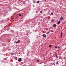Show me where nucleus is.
Returning <instances> with one entry per match:
<instances>
[{
    "label": "nucleus",
    "instance_id": "obj_1",
    "mask_svg": "<svg viewBox=\"0 0 66 66\" xmlns=\"http://www.w3.org/2000/svg\"><path fill=\"white\" fill-rule=\"evenodd\" d=\"M60 19L61 21H62V20H63L64 19V18H63V16H61L60 17Z\"/></svg>",
    "mask_w": 66,
    "mask_h": 66
},
{
    "label": "nucleus",
    "instance_id": "obj_2",
    "mask_svg": "<svg viewBox=\"0 0 66 66\" xmlns=\"http://www.w3.org/2000/svg\"><path fill=\"white\" fill-rule=\"evenodd\" d=\"M18 61L19 62H21V58H19L18 59Z\"/></svg>",
    "mask_w": 66,
    "mask_h": 66
},
{
    "label": "nucleus",
    "instance_id": "obj_3",
    "mask_svg": "<svg viewBox=\"0 0 66 66\" xmlns=\"http://www.w3.org/2000/svg\"><path fill=\"white\" fill-rule=\"evenodd\" d=\"M43 37H44L45 38H46V35L45 34H43Z\"/></svg>",
    "mask_w": 66,
    "mask_h": 66
},
{
    "label": "nucleus",
    "instance_id": "obj_4",
    "mask_svg": "<svg viewBox=\"0 0 66 66\" xmlns=\"http://www.w3.org/2000/svg\"><path fill=\"white\" fill-rule=\"evenodd\" d=\"M61 38H62V36H63V32L62 31H61Z\"/></svg>",
    "mask_w": 66,
    "mask_h": 66
},
{
    "label": "nucleus",
    "instance_id": "obj_5",
    "mask_svg": "<svg viewBox=\"0 0 66 66\" xmlns=\"http://www.w3.org/2000/svg\"><path fill=\"white\" fill-rule=\"evenodd\" d=\"M60 22H61V21H59L57 23V24H59L60 23Z\"/></svg>",
    "mask_w": 66,
    "mask_h": 66
},
{
    "label": "nucleus",
    "instance_id": "obj_6",
    "mask_svg": "<svg viewBox=\"0 0 66 66\" xmlns=\"http://www.w3.org/2000/svg\"><path fill=\"white\" fill-rule=\"evenodd\" d=\"M37 3H39V1H38L36 2Z\"/></svg>",
    "mask_w": 66,
    "mask_h": 66
},
{
    "label": "nucleus",
    "instance_id": "obj_7",
    "mask_svg": "<svg viewBox=\"0 0 66 66\" xmlns=\"http://www.w3.org/2000/svg\"><path fill=\"white\" fill-rule=\"evenodd\" d=\"M51 46H52V45H50L49 46V47H51Z\"/></svg>",
    "mask_w": 66,
    "mask_h": 66
},
{
    "label": "nucleus",
    "instance_id": "obj_8",
    "mask_svg": "<svg viewBox=\"0 0 66 66\" xmlns=\"http://www.w3.org/2000/svg\"><path fill=\"white\" fill-rule=\"evenodd\" d=\"M54 21V20H53L51 21V22H53V21Z\"/></svg>",
    "mask_w": 66,
    "mask_h": 66
},
{
    "label": "nucleus",
    "instance_id": "obj_9",
    "mask_svg": "<svg viewBox=\"0 0 66 66\" xmlns=\"http://www.w3.org/2000/svg\"><path fill=\"white\" fill-rule=\"evenodd\" d=\"M55 47L56 48H57V46H55Z\"/></svg>",
    "mask_w": 66,
    "mask_h": 66
},
{
    "label": "nucleus",
    "instance_id": "obj_10",
    "mask_svg": "<svg viewBox=\"0 0 66 66\" xmlns=\"http://www.w3.org/2000/svg\"><path fill=\"white\" fill-rule=\"evenodd\" d=\"M51 14V15H53V13L52 12Z\"/></svg>",
    "mask_w": 66,
    "mask_h": 66
},
{
    "label": "nucleus",
    "instance_id": "obj_11",
    "mask_svg": "<svg viewBox=\"0 0 66 66\" xmlns=\"http://www.w3.org/2000/svg\"><path fill=\"white\" fill-rule=\"evenodd\" d=\"M50 32L49 31H48L47 32V34H49V33Z\"/></svg>",
    "mask_w": 66,
    "mask_h": 66
},
{
    "label": "nucleus",
    "instance_id": "obj_12",
    "mask_svg": "<svg viewBox=\"0 0 66 66\" xmlns=\"http://www.w3.org/2000/svg\"><path fill=\"white\" fill-rule=\"evenodd\" d=\"M19 42H16V44H18V43H19Z\"/></svg>",
    "mask_w": 66,
    "mask_h": 66
},
{
    "label": "nucleus",
    "instance_id": "obj_13",
    "mask_svg": "<svg viewBox=\"0 0 66 66\" xmlns=\"http://www.w3.org/2000/svg\"><path fill=\"white\" fill-rule=\"evenodd\" d=\"M11 54H12V55H13V54H14V53H11Z\"/></svg>",
    "mask_w": 66,
    "mask_h": 66
},
{
    "label": "nucleus",
    "instance_id": "obj_14",
    "mask_svg": "<svg viewBox=\"0 0 66 66\" xmlns=\"http://www.w3.org/2000/svg\"><path fill=\"white\" fill-rule=\"evenodd\" d=\"M54 27H56V25H54V26H53Z\"/></svg>",
    "mask_w": 66,
    "mask_h": 66
},
{
    "label": "nucleus",
    "instance_id": "obj_15",
    "mask_svg": "<svg viewBox=\"0 0 66 66\" xmlns=\"http://www.w3.org/2000/svg\"><path fill=\"white\" fill-rule=\"evenodd\" d=\"M56 64H59V63L58 62H56Z\"/></svg>",
    "mask_w": 66,
    "mask_h": 66
},
{
    "label": "nucleus",
    "instance_id": "obj_16",
    "mask_svg": "<svg viewBox=\"0 0 66 66\" xmlns=\"http://www.w3.org/2000/svg\"><path fill=\"white\" fill-rule=\"evenodd\" d=\"M21 16V14H20L19 15V16Z\"/></svg>",
    "mask_w": 66,
    "mask_h": 66
},
{
    "label": "nucleus",
    "instance_id": "obj_17",
    "mask_svg": "<svg viewBox=\"0 0 66 66\" xmlns=\"http://www.w3.org/2000/svg\"><path fill=\"white\" fill-rule=\"evenodd\" d=\"M55 57H57V55H56L55 56Z\"/></svg>",
    "mask_w": 66,
    "mask_h": 66
},
{
    "label": "nucleus",
    "instance_id": "obj_18",
    "mask_svg": "<svg viewBox=\"0 0 66 66\" xmlns=\"http://www.w3.org/2000/svg\"><path fill=\"white\" fill-rule=\"evenodd\" d=\"M37 62H39V60H37Z\"/></svg>",
    "mask_w": 66,
    "mask_h": 66
},
{
    "label": "nucleus",
    "instance_id": "obj_19",
    "mask_svg": "<svg viewBox=\"0 0 66 66\" xmlns=\"http://www.w3.org/2000/svg\"><path fill=\"white\" fill-rule=\"evenodd\" d=\"M58 49H60V47H59L58 48Z\"/></svg>",
    "mask_w": 66,
    "mask_h": 66
},
{
    "label": "nucleus",
    "instance_id": "obj_20",
    "mask_svg": "<svg viewBox=\"0 0 66 66\" xmlns=\"http://www.w3.org/2000/svg\"><path fill=\"white\" fill-rule=\"evenodd\" d=\"M40 12L41 13H42V11H40Z\"/></svg>",
    "mask_w": 66,
    "mask_h": 66
},
{
    "label": "nucleus",
    "instance_id": "obj_21",
    "mask_svg": "<svg viewBox=\"0 0 66 66\" xmlns=\"http://www.w3.org/2000/svg\"><path fill=\"white\" fill-rule=\"evenodd\" d=\"M59 12V11L57 10V12Z\"/></svg>",
    "mask_w": 66,
    "mask_h": 66
},
{
    "label": "nucleus",
    "instance_id": "obj_22",
    "mask_svg": "<svg viewBox=\"0 0 66 66\" xmlns=\"http://www.w3.org/2000/svg\"><path fill=\"white\" fill-rule=\"evenodd\" d=\"M46 66V65H44V66Z\"/></svg>",
    "mask_w": 66,
    "mask_h": 66
},
{
    "label": "nucleus",
    "instance_id": "obj_23",
    "mask_svg": "<svg viewBox=\"0 0 66 66\" xmlns=\"http://www.w3.org/2000/svg\"><path fill=\"white\" fill-rule=\"evenodd\" d=\"M14 43H16V41L14 42Z\"/></svg>",
    "mask_w": 66,
    "mask_h": 66
},
{
    "label": "nucleus",
    "instance_id": "obj_24",
    "mask_svg": "<svg viewBox=\"0 0 66 66\" xmlns=\"http://www.w3.org/2000/svg\"><path fill=\"white\" fill-rule=\"evenodd\" d=\"M44 64H46V63H44Z\"/></svg>",
    "mask_w": 66,
    "mask_h": 66
}]
</instances>
